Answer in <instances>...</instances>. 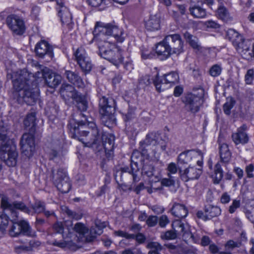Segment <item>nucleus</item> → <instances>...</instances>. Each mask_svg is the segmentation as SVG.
I'll return each mask as SVG.
<instances>
[{"label": "nucleus", "mask_w": 254, "mask_h": 254, "mask_svg": "<svg viewBox=\"0 0 254 254\" xmlns=\"http://www.w3.org/2000/svg\"><path fill=\"white\" fill-rule=\"evenodd\" d=\"M92 41L97 43L99 55L116 66L122 64L124 58L116 42L122 43L125 40L123 29L111 23H96Z\"/></svg>", "instance_id": "obj_1"}, {"label": "nucleus", "mask_w": 254, "mask_h": 254, "mask_svg": "<svg viewBox=\"0 0 254 254\" xmlns=\"http://www.w3.org/2000/svg\"><path fill=\"white\" fill-rule=\"evenodd\" d=\"M80 115L84 117V120L72 118L69 121L68 128L71 137L89 147L102 142L106 151H112L115 144V136L109 133H103L92 118H88L84 113H80Z\"/></svg>", "instance_id": "obj_2"}, {"label": "nucleus", "mask_w": 254, "mask_h": 254, "mask_svg": "<svg viewBox=\"0 0 254 254\" xmlns=\"http://www.w3.org/2000/svg\"><path fill=\"white\" fill-rule=\"evenodd\" d=\"M13 80V87L17 91V101L19 103H25L33 105L39 99V89L34 77L27 71H23L20 74H16Z\"/></svg>", "instance_id": "obj_3"}, {"label": "nucleus", "mask_w": 254, "mask_h": 254, "mask_svg": "<svg viewBox=\"0 0 254 254\" xmlns=\"http://www.w3.org/2000/svg\"><path fill=\"white\" fill-rule=\"evenodd\" d=\"M18 153L12 140L5 134L0 133V159L9 167L17 163Z\"/></svg>", "instance_id": "obj_4"}, {"label": "nucleus", "mask_w": 254, "mask_h": 254, "mask_svg": "<svg viewBox=\"0 0 254 254\" xmlns=\"http://www.w3.org/2000/svg\"><path fill=\"white\" fill-rule=\"evenodd\" d=\"M61 94L64 99L71 98L76 103L77 108L80 111L78 115L84 118L83 116L80 115V113H83L82 112L86 111L88 108V102L86 96L82 95L73 86L68 84L62 85Z\"/></svg>", "instance_id": "obj_5"}, {"label": "nucleus", "mask_w": 254, "mask_h": 254, "mask_svg": "<svg viewBox=\"0 0 254 254\" xmlns=\"http://www.w3.org/2000/svg\"><path fill=\"white\" fill-rule=\"evenodd\" d=\"M226 39L230 41L237 52L244 58H248L247 53L250 51V46L243 36L234 29H229L226 34Z\"/></svg>", "instance_id": "obj_6"}, {"label": "nucleus", "mask_w": 254, "mask_h": 254, "mask_svg": "<svg viewBox=\"0 0 254 254\" xmlns=\"http://www.w3.org/2000/svg\"><path fill=\"white\" fill-rule=\"evenodd\" d=\"M203 96L204 90L201 88L193 90L192 93L188 94L184 102L188 110L193 114L198 112L203 103Z\"/></svg>", "instance_id": "obj_7"}, {"label": "nucleus", "mask_w": 254, "mask_h": 254, "mask_svg": "<svg viewBox=\"0 0 254 254\" xmlns=\"http://www.w3.org/2000/svg\"><path fill=\"white\" fill-rule=\"evenodd\" d=\"M0 205L3 210L10 212L13 220H16L17 218V210H20L28 214H30L31 212V210L24 203L18 201L11 202L5 196L2 197Z\"/></svg>", "instance_id": "obj_8"}, {"label": "nucleus", "mask_w": 254, "mask_h": 254, "mask_svg": "<svg viewBox=\"0 0 254 254\" xmlns=\"http://www.w3.org/2000/svg\"><path fill=\"white\" fill-rule=\"evenodd\" d=\"M54 182L58 190L62 193H67L71 188L69 178L66 171L63 168H59L56 173L53 172Z\"/></svg>", "instance_id": "obj_9"}, {"label": "nucleus", "mask_w": 254, "mask_h": 254, "mask_svg": "<svg viewBox=\"0 0 254 254\" xmlns=\"http://www.w3.org/2000/svg\"><path fill=\"white\" fill-rule=\"evenodd\" d=\"M35 233L28 223L25 220L13 223L9 230V234L12 237H18L20 235L33 237L35 235Z\"/></svg>", "instance_id": "obj_10"}, {"label": "nucleus", "mask_w": 254, "mask_h": 254, "mask_svg": "<svg viewBox=\"0 0 254 254\" xmlns=\"http://www.w3.org/2000/svg\"><path fill=\"white\" fill-rule=\"evenodd\" d=\"M74 56L82 71L85 73H88L92 68V64L85 49L82 47L78 48Z\"/></svg>", "instance_id": "obj_11"}, {"label": "nucleus", "mask_w": 254, "mask_h": 254, "mask_svg": "<svg viewBox=\"0 0 254 254\" xmlns=\"http://www.w3.org/2000/svg\"><path fill=\"white\" fill-rule=\"evenodd\" d=\"M20 145L22 153L28 158L32 157L35 150L34 136L30 133H24L21 137Z\"/></svg>", "instance_id": "obj_12"}, {"label": "nucleus", "mask_w": 254, "mask_h": 254, "mask_svg": "<svg viewBox=\"0 0 254 254\" xmlns=\"http://www.w3.org/2000/svg\"><path fill=\"white\" fill-rule=\"evenodd\" d=\"M179 79L178 74L175 72H171L164 75L161 78L156 75L153 80V83L156 87L157 90L160 92L166 88V85L169 83H175Z\"/></svg>", "instance_id": "obj_13"}, {"label": "nucleus", "mask_w": 254, "mask_h": 254, "mask_svg": "<svg viewBox=\"0 0 254 254\" xmlns=\"http://www.w3.org/2000/svg\"><path fill=\"white\" fill-rule=\"evenodd\" d=\"M99 112L104 116H110L115 113L116 102L112 97L102 96L99 101Z\"/></svg>", "instance_id": "obj_14"}, {"label": "nucleus", "mask_w": 254, "mask_h": 254, "mask_svg": "<svg viewBox=\"0 0 254 254\" xmlns=\"http://www.w3.org/2000/svg\"><path fill=\"white\" fill-rule=\"evenodd\" d=\"M171 50L173 54H180L183 52L184 43L181 36L178 34H170L164 39Z\"/></svg>", "instance_id": "obj_15"}, {"label": "nucleus", "mask_w": 254, "mask_h": 254, "mask_svg": "<svg viewBox=\"0 0 254 254\" xmlns=\"http://www.w3.org/2000/svg\"><path fill=\"white\" fill-rule=\"evenodd\" d=\"M8 27L15 34L22 35L25 31V25L23 20L18 16L11 14L8 16L6 19Z\"/></svg>", "instance_id": "obj_16"}, {"label": "nucleus", "mask_w": 254, "mask_h": 254, "mask_svg": "<svg viewBox=\"0 0 254 254\" xmlns=\"http://www.w3.org/2000/svg\"><path fill=\"white\" fill-rule=\"evenodd\" d=\"M58 10V14L61 18L63 24L66 25L69 29L72 28L73 25L72 21V17L70 12L66 7L64 5L63 0H56Z\"/></svg>", "instance_id": "obj_17"}, {"label": "nucleus", "mask_w": 254, "mask_h": 254, "mask_svg": "<svg viewBox=\"0 0 254 254\" xmlns=\"http://www.w3.org/2000/svg\"><path fill=\"white\" fill-rule=\"evenodd\" d=\"M160 138V133L158 132L152 131L149 132L146 134L144 139L139 142V150L142 154H145L147 152L146 147L151 145H157Z\"/></svg>", "instance_id": "obj_18"}, {"label": "nucleus", "mask_w": 254, "mask_h": 254, "mask_svg": "<svg viewBox=\"0 0 254 254\" xmlns=\"http://www.w3.org/2000/svg\"><path fill=\"white\" fill-rule=\"evenodd\" d=\"M179 172L181 179L185 182H188L190 180L197 179L201 174L200 169L191 167H189L184 170H182L181 168H179Z\"/></svg>", "instance_id": "obj_19"}, {"label": "nucleus", "mask_w": 254, "mask_h": 254, "mask_svg": "<svg viewBox=\"0 0 254 254\" xmlns=\"http://www.w3.org/2000/svg\"><path fill=\"white\" fill-rule=\"evenodd\" d=\"M35 51L37 55L41 58L47 55L50 58H52L54 56L52 46L44 40L41 41L36 44Z\"/></svg>", "instance_id": "obj_20"}, {"label": "nucleus", "mask_w": 254, "mask_h": 254, "mask_svg": "<svg viewBox=\"0 0 254 254\" xmlns=\"http://www.w3.org/2000/svg\"><path fill=\"white\" fill-rule=\"evenodd\" d=\"M64 75L68 81L79 88L85 87L83 79L76 71L66 70Z\"/></svg>", "instance_id": "obj_21"}, {"label": "nucleus", "mask_w": 254, "mask_h": 254, "mask_svg": "<svg viewBox=\"0 0 254 254\" xmlns=\"http://www.w3.org/2000/svg\"><path fill=\"white\" fill-rule=\"evenodd\" d=\"M168 45L165 43L164 40L156 45V53L162 60H166L173 54Z\"/></svg>", "instance_id": "obj_22"}, {"label": "nucleus", "mask_w": 254, "mask_h": 254, "mask_svg": "<svg viewBox=\"0 0 254 254\" xmlns=\"http://www.w3.org/2000/svg\"><path fill=\"white\" fill-rule=\"evenodd\" d=\"M45 81L46 84L50 88H55L59 85L61 82L62 77L59 74L52 72L49 69L46 73Z\"/></svg>", "instance_id": "obj_23"}, {"label": "nucleus", "mask_w": 254, "mask_h": 254, "mask_svg": "<svg viewBox=\"0 0 254 254\" xmlns=\"http://www.w3.org/2000/svg\"><path fill=\"white\" fill-rule=\"evenodd\" d=\"M173 230L178 235L184 236L189 232V226L186 222L180 219L174 220L172 224Z\"/></svg>", "instance_id": "obj_24"}, {"label": "nucleus", "mask_w": 254, "mask_h": 254, "mask_svg": "<svg viewBox=\"0 0 254 254\" xmlns=\"http://www.w3.org/2000/svg\"><path fill=\"white\" fill-rule=\"evenodd\" d=\"M106 226L105 222H101L99 220L95 221V225L91 227L90 233L91 235L89 240L86 238L85 239L87 241H91L95 238L96 235H100L103 233V229Z\"/></svg>", "instance_id": "obj_25"}, {"label": "nucleus", "mask_w": 254, "mask_h": 254, "mask_svg": "<svg viewBox=\"0 0 254 254\" xmlns=\"http://www.w3.org/2000/svg\"><path fill=\"white\" fill-rule=\"evenodd\" d=\"M171 212L173 215L179 218H185L188 214L187 207L183 204L177 203L173 204Z\"/></svg>", "instance_id": "obj_26"}, {"label": "nucleus", "mask_w": 254, "mask_h": 254, "mask_svg": "<svg viewBox=\"0 0 254 254\" xmlns=\"http://www.w3.org/2000/svg\"><path fill=\"white\" fill-rule=\"evenodd\" d=\"M232 139L236 145L245 144L249 141V137L246 132L237 130L232 134Z\"/></svg>", "instance_id": "obj_27"}, {"label": "nucleus", "mask_w": 254, "mask_h": 254, "mask_svg": "<svg viewBox=\"0 0 254 254\" xmlns=\"http://www.w3.org/2000/svg\"><path fill=\"white\" fill-rule=\"evenodd\" d=\"M219 154L221 162L228 163L229 161L231 158V153L227 144H219Z\"/></svg>", "instance_id": "obj_28"}, {"label": "nucleus", "mask_w": 254, "mask_h": 254, "mask_svg": "<svg viewBox=\"0 0 254 254\" xmlns=\"http://www.w3.org/2000/svg\"><path fill=\"white\" fill-rule=\"evenodd\" d=\"M145 27L151 31L158 30L160 28V19L156 15L151 16L146 22Z\"/></svg>", "instance_id": "obj_29"}, {"label": "nucleus", "mask_w": 254, "mask_h": 254, "mask_svg": "<svg viewBox=\"0 0 254 254\" xmlns=\"http://www.w3.org/2000/svg\"><path fill=\"white\" fill-rule=\"evenodd\" d=\"M190 14L196 18H203L206 15V10L199 5H194L189 8Z\"/></svg>", "instance_id": "obj_30"}, {"label": "nucleus", "mask_w": 254, "mask_h": 254, "mask_svg": "<svg viewBox=\"0 0 254 254\" xmlns=\"http://www.w3.org/2000/svg\"><path fill=\"white\" fill-rule=\"evenodd\" d=\"M223 177V172L219 162L215 165L214 173L212 175L213 183L218 184Z\"/></svg>", "instance_id": "obj_31"}, {"label": "nucleus", "mask_w": 254, "mask_h": 254, "mask_svg": "<svg viewBox=\"0 0 254 254\" xmlns=\"http://www.w3.org/2000/svg\"><path fill=\"white\" fill-rule=\"evenodd\" d=\"M205 212L207 213L208 219L213 217H217L221 214V209L216 206L209 205L206 206L204 209Z\"/></svg>", "instance_id": "obj_32"}, {"label": "nucleus", "mask_w": 254, "mask_h": 254, "mask_svg": "<svg viewBox=\"0 0 254 254\" xmlns=\"http://www.w3.org/2000/svg\"><path fill=\"white\" fill-rule=\"evenodd\" d=\"M147 248L150 249L148 254H161L160 252L163 250V246L156 242L148 243Z\"/></svg>", "instance_id": "obj_33"}, {"label": "nucleus", "mask_w": 254, "mask_h": 254, "mask_svg": "<svg viewBox=\"0 0 254 254\" xmlns=\"http://www.w3.org/2000/svg\"><path fill=\"white\" fill-rule=\"evenodd\" d=\"M74 231L78 233L80 236L85 237L88 233V228L82 223H76L73 228Z\"/></svg>", "instance_id": "obj_34"}, {"label": "nucleus", "mask_w": 254, "mask_h": 254, "mask_svg": "<svg viewBox=\"0 0 254 254\" xmlns=\"http://www.w3.org/2000/svg\"><path fill=\"white\" fill-rule=\"evenodd\" d=\"M184 36L187 42H189L190 46L195 49H198L199 46L197 43V39L190 34L188 32H186L184 34Z\"/></svg>", "instance_id": "obj_35"}, {"label": "nucleus", "mask_w": 254, "mask_h": 254, "mask_svg": "<svg viewBox=\"0 0 254 254\" xmlns=\"http://www.w3.org/2000/svg\"><path fill=\"white\" fill-rule=\"evenodd\" d=\"M154 168L150 164L149 161L144 163L142 169V173L146 175L149 178H151L154 176Z\"/></svg>", "instance_id": "obj_36"}, {"label": "nucleus", "mask_w": 254, "mask_h": 254, "mask_svg": "<svg viewBox=\"0 0 254 254\" xmlns=\"http://www.w3.org/2000/svg\"><path fill=\"white\" fill-rule=\"evenodd\" d=\"M217 15L219 18L222 20L227 22L231 19L229 13L224 6H220L217 9Z\"/></svg>", "instance_id": "obj_37"}, {"label": "nucleus", "mask_w": 254, "mask_h": 254, "mask_svg": "<svg viewBox=\"0 0 254 254\" xmlns=\"http://www.w3.org/2000/svg\"><path fill=\"white\" fill-rule=\"evenodd\" d=\"M191 158V154L190 151H187L181 153L178 157V164H187Z\"/></svg>", "instance_id": "obj_38"}, {"label": "nucleus", "mask_w": 254, "mask_h": 254, "mask_svg": "<svg viewBox=\"0 0 254 254\" xmlns=\"http://www.w3.org/2000/svg\"><path fill=\"white\" fill-rule=\"evenodd\" d=\"M35 113L32 112L28 114L25 119L24 120V125L25 127H33L35 125V122L36 120Z\"/></svg>", "instance_id": "obj_39"}, {"label": "nucleus", "mask_w": 254, "mask_h": 254, "mask_svg": "<svg viewBox=\"0 0 254 254\" xmlns=\"http://www.w3.org/2000/svg\"><path fill=\"white\" fill-rule=\"evenodd\" d=\"M235 104V101L232 98L227 99V101L223 107L224 112L226 115H229L231 114V110L233 108Z\"/></svg>", "instance_id": "obj_40"}, {"label": "nucleus", "mask_w": 254, "mask_h": 254, "mask_svg": "<svg viewBox=\"0 0 254 254\" xmlns=\"http://www.w3.org/2000/svg\"><path fill=\"white\" fill-rule=\"evenodd\" d=\"M177 235L174 230H168L165 232H162L160 237L162 240H174L177 238Z\"/></svg>", "instance_id": "obj_41"}, {"label": "nucleus", "mask_w": 254, "mask_h": 254, "mask_svg": "<svg viewBox=\"0 0 254 254\" xmlns=\"http://www.w3.org/2000/svg\"><path fill=\"white\" fill-rule=\"evenodd\" d=\"M63 210L68 217L75 220H79L82 217L81 213L72 211L66 207H65L64 208H63Z\"/></svg>", "instance_id": "obj_42"}, {"label": "nucleus", "mask_w": 254, "mask_h": 254, "mask_svg": "<svg viewBox=\"0 0 254 254\" xmlns=\"http://www.w3.org/2000/svg\"><path fill=\"white\" fill-rule=\"evenodd\" d=\"M221 66L217 64L212 65L209 70V73L212 77H217L220 75L222 72Z\"/></svg>", "instance_id": "obj_43"}, {"label": "nucleus", "mask_w": 254, "mask_h": 254, "mask_svg": "<svg viewBox=\"0 0 254 254\" xmlns=\"http://www.w3.org/2000/svg\"><path fill=\"white\" fill-rule=\"evenodd\" d=\"M32 208L34 212L37 213H41L45 210V204L44 202L40 201H36L32 205Z\"/></svg>", "instance_id": "obj_44"}, {"label": "nucleus", "mask_w": 254, "mask_h": 254, "mask_svg": "<svg viewBox=\"0 0 254 254\" xmlns=\"http://www.w3.org/2000/svg\"><path fill=\"white\" fill-rule=\"evenodd\" d=\"M168 176L169 178H163L160 181L161 185L167 187L174 186L175 181L174 177L170 175H168Z\"/></svg>", "instance_id": "obj_45"}, {"label": "nucleus", "mask_w": 254, "mask_h": 254, "mask_svg": "<svg viewBox=\"0 0 254 254\" xmlns=\"http://www.w3.org/2000/svg\"><path fill=\"white\" fill-rule=\"evenodd\" d=\"M49 70L48 68H45L41 70L40 71H38L36 72L35 74H32V73H29V74H32L33 77H34V79L33 80L34 81L37 82V84H38L37 79L40 78H43L45 79L46 73Z\"/></svg>", "instance_id": "obj_46"}, {"label": "nucleus", "mask_w": 254, "mask_h": 254, "mask_svg": "<svg viewBox=\"0 0 254 254\" xmlns=\"http://www.w3.org/2000/svg\"><path fill=\"white\" fill-rule=\"evenodd\" d=\"M165 246L171 253L180 254L181 252V248L179 245L176 246L172 244H168L165 245Z\"/></svg>", "instance_id": "obj_47"}, {"label": "nucleus", "mask_w": 254, "mask_h": 254, "mask_svg": "<svg viewBox=\"0 0 254 254\" xmlns=\"http://www.w3.org/2000/svg\"><path fill=\"white\" fill-rule=\"evenodd\" d=\"M158 218L156 216L150 215L146 220V223L149 227H154L157 223Z\"/></svg>", "instance_id": "obj_48"}, {"label": "nucleus", "mask_w": 254, "mask_h": 254, "mask_svg": "<svg viewBox=\"0 0 254 254\" xmlns=\"http://www.w3.org/2000/svg\"><path fill=\"white\" fill-rule=\"evenodd\" d=\"M254 71L253 69H249L247 73L245 75V80L246 81V83L247 84H251L252 83L253 81L254 80Z\"/></svg>", "instance_id": "obj_49"}, {"label": "nucleus", "mask_w": 254, "mask_h": 254, "mask_svg": "<svg viewBox=\"0 0 254 254\" xmlns=\"http://www.w3.org/2000/svg\"><path fill=\"white\" fill-rule=\"evenodd\" d=\"M175 7L177 9V11H173L174 16H176L177 14L178 11L181 15H184L186 14L187 11V6L185 4H178L175 5Z\"/></svg>", "instance_id": "obj_50"}, {"label": "nucleus", "mask_w": 254, "mask_h": 254, "mask_svg": "<svg viewBox=\"0 0 254 254\" xmlns=\"http://www.w3.org/2000/svg\"><path fill=\"white\" fill-rule=\"evenodd\" d=\"M135 117L134 110L132 109H129L127 112L123 114V117L125 122H127L130 121Z\"/></svg>", "instance_id": "obj_51"}, {"label": "nucleus", "mask_w": 254, "mask_h": 254, "mask_svg": "<svg viewBox=\"0 0 254 254\" xmlns=\"http://www.w3.org/2000/svg\"><path fill=\"white\" fill-rule=\"evenodd\" d=\"M158 222L161 227L164 228L170 223V220L166 215H162L160 217Z\"/></svg>", "instance_id": "obj_52"}, {"label": "nucleus", "mask_w": 254, "mask_h": 254, "mask_svg": "<svg viewBox=\"0 0 254 254\" xmlns=\"http://www.w3.org/2000/svg\"><path fill=\"white\" fill-rule=\"evenodd\" d=\"M151 83L149 76L145 75L139 80V85L142 88L149 85Z\"/></svg>", "instance_id": "obj_53"}, {"label": "nucleus", "mask_w": 254, "mask_h": 254, "mask_svg": "<svg viewBox=\"0 0 254 254\" xmlns=\"http://www.w3.org/2000/svg\"><path fill=\"white\" fill-rule=\"evenodd\" d=\"M180 168L179 167L178 168L177 167L176 164L175 163H170L167 167V170L168 172V175L172 174H175L177 172V171L179 170V168Z\"/></svg>", "instance_id": "obj_54"}, {"label": "nucleus", "mask_w": 254, "mask_h": 254, "mask_svg": "<svg viewBox=\"0 0 254 254\" xmlns=\"http://www.w3.org/2000/svg\"><path fill=\"white\" fill-rule=\"evenodd\" d=\"M53 229L56 233L63 234L64 230V224L62 222H57L54 224Z\"/></svg>", "instance_id": "obj_55"}, {"label": "nucleus", "mask_w": 254, "mask_h": 254, "mask_svg": "<svg viewBox=\"0 0 254 254\" xmlns=\"http://www.w3.org/2000/svg\"><path fill=\"white\" fill-rule=\"evenodd\" d=\"M133 236V238H130V239H135V240L139 244L143 243L146 238L145 236L142 233H138L136 235L131 234Z\"/></svg>", "instance_id": "obj_56"}, {"label": "nucleus", "mask_w": 254, "mask_h": 254, "mask_svg": "<svg viewBox=\"0 0 254 254\" xmlns=\"http://www.w3.org/2000/svg\"><path fill=\"white\" fill-rule=\"evenodd\" d=\"M49 157L50 160H54L61 157V152L55 149H51L49 153Z\"/></svg>", "instance_id": "obj_57"}, {"label": "nucleus", "mask_w": 254, "mask_h": 254, "mask_svg": "<svg viewBox=\"0 0 254 254\" xmlns=\"http://www.w3.org/2000/svg\"><path fill=\"white\" fill-rule=\"evenodd\" d=\"M240 206V201L234 200L232 204L230 206L229 211L230 213H233Z\"/></svg>", "instance_id": "obj_58"}, {"label": "nucleus", "mask_w": 254, "mask_h": 254, "mask_svg": "<svg viewBox=\"0 0 254 254\" xmlns=\"http://www.w3.org/2000/svg\"><path fill=\"white\" fill-rule=\"evenodd\" d=\"M114 234L117 236L125 237L127 239H130V238H133L132 235L121 230L115 231Z\"/></svg>", "instance_id": "obj_59"}, {"label": "nucleus", "mask_w": 254, "mask_h": 254, "mask_svg": "<svg viewBox=\"0 0 254 254\" xmlns=\"http://www.w3.org/2000/svg\"><path fill=\"white\" fill-rule=\"evenodd\" d=\"M205 26L208 28L213 29H218L220 27V25L214 21L208 20L205 22Z\"/></svg>", "instance_id": "obj_60"}, {"label": "nucleus", "mask_w": 254, "mask_h": 254, "mask_svg": "<svg viewBox=\"0 0 254 254\" xmlns=\"http://www.w3.org/2000/svg\"><path fill=\"white\" fill-rule=\"evenodd\" d=\"M254 170V166L253 164H250L246 167V172L247 174V177L249 178L254 177L253 172Z\"/></svg>", "instance_id": "obj_61"}, {"label": "nucleus", "mask_w": 254, "mask_h": 254, "mask_svg": "<svg viewBox=\"0 0 254 254\" xmlns=\"http://www.w3.org/2000/svg\"><path fill=\"white\" fill-rule=\"evenodd\" d=\"M150 209L157 214L162 213L164 211V208L160 205H155L150 207Z\"/></svg>", "instance_id": "obj_62"}, {"label": "nucleus", "mask_w": 254, "mask_h": 254, "mask_svg": "<svg viewBox=\"0 0 254 254\" xmlns=\"http://www.w3.org/2000/svg\"><path fill=\"white\" fill-rule=\"evenodd\" d=\"M15 251L16 253H20L24 251H31V248L24 245L15 246Z\"/></svg>", "instance_id": "obj_63"}, {"label": "nucleus", "mask_w": 254, "mask_h": 254, "mask_svg": "<svg viewBox=\"0 0 254 254\" xmlns=\"http://www.w3.org/2000/svg\"><path fill=\"white\" fill-rule=\"evenodd\" d=\"M239 247V244L235 242L233 240L228 241L225 244V247L227 249H233L235 248H237V247Z\"/></svg>", "instance_id": "obj_64"}]
</instances>
